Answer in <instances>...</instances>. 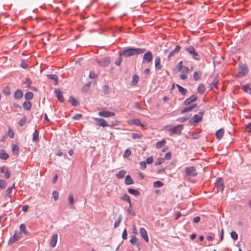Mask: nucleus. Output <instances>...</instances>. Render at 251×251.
<instances>
[{"instance_id": "30", "label": "nucleus", "mask_w": 251, "mask_h": 251, "mask_svg": "<svg viewBox=\"0 0 251 251\" xmlns=\"http://www.w3.org/2000/svg\"><path fill=\"white\" fill-rule=\"evenodd\" d=\"M123 201H127L128 204L131 203V201L128 195L125 194L121 198Z\"/></svg>"}, {"instance_id": "31", "label": "nucleus", "mask_w": 251, "mask_h": 251, "mask_svg": "<svg viewBox=\"0 0 251 251\" xmlns=\"http://www.w3.org/2000/svg\"><path fill=\"white\" fill-rule=\"evenodd\" d=\"M176 86L178 88V91L181 93L183 95H185L187 93V90L185 88H183L181 86L178 84L176 85Z\"/></svg>"}, {"instance_id": "38", "label": "nucleus", "mask_w": 251, "mask_h": 251, "mask_svg": "<svg viewBox=\"0 0 251 251\" xmlns=\"http://www.w3.org/2000/svg\"><path fill=\"white\" fill-rule=\"evenodd\" d=\"M127 212L131 215L135 216V213L132 209V203L129 204L128 208L127 209Z\"/></svg>"}, {"instance_id": "49", "label": "nucleus", "mask_w": 251, "mask_h": 251, "mask_svg": "<svg viewBox=\"0 0 251 251\" xmlns=\"http://www.w3.org/2000/svg\"><path fill=\"white\" fill-rule=\"evenodd\" d=\"M52 196L55 201H57L58 199L59 193L57 191H54L52 193Z\"/></svg>"}, {"instance_id": "1", "label": "nucleus", "mask_w": 251, "mask_h": 251, "mask_svg": "<svg viewBox=\"0 0 251 251\" xmlns=\"http://www.w3.org/2000/svg\"><path fill=\"white\" fill-rule=\"evenodd\" d=\"M193 67L189 69L188 67L183 65V61L178 62L174 68L173 71L174 73L180 72V78H187L188 74L193 70Z\"/></svg>"}, {"instance_id": "7", "label": "nucleus", "mask_w": 251, "mask_h": 251, "mask_svg": "<svg viewBox=\"0 0 251 251\" xmlns=\"http://www.w3.org/2000/svg\"><path fill=\"white\" fill-rule=\"evenodd\" d=\"M152 55L151 51H149L145 53L143 57L142 63H149L152 61Z\"/></svg>"}, {"instance_id": "41", "label": "nucleus", "mask_w": 251, "mask_h": 251, "mask_svg": "<svg viewBox=\"0 0 251 251\" xmlns=\"http://www.w3.org/2000/svg\"><path fill=\"white\" fill-rule=\"evenodd\" d=\"M131 154V151L129 149H127L124 153L123 154L124 158H127Z\"/></svg>"}, {"instance_id": "4", "label": "nucleus", "mask_w": 251, "mask_h": 251, "mask_svg": "<svg viewBox=\"0 0 251 251\" xmlns=\"http://www.w3.org/2000/svg\"><path fill=\"white\" fill-rule=\"evenodd\" d=\"M165 128L173 134H180L183 129V126L181 125H179L175 126H172L171 125H167L165 127Z\"/></svg>"}, {"instance_id": "52", "label": "nucleus", "mask_w": 251, "mask_h": 251, "mask_svg": "<svg viewBox=\"0 0 251 251\" xmlns=\"http://www.w3.org/2000/svg\"><path fill=\"white\" fill-rule=\"evenodd\" d=\"M14 186L15 184L14 183L12 187L7 188V189L6 190V194L7 196L10 195L11 193H12V189L14 187Z\"/></svg>"}, {"instance_id": "57", "label": "nucleus", "mask_w": 251, "mask_h": 251, "mask_svg": "<svg viewBox=\"0 0 251 251\" xmlns=\"http://www.w3.org/2000/svg\"><path fill=\"white\" fill-rule=\"evenodd\" d=\"M153 160V157L152 156H150V157H148L146 159V162L148 164H151L152 163Z\"/></svg>"}, {"instance_id": "25", "label": "nucleus", "mask_w": 251, "mask_h": 251, "mask_svg": "<svg viewBox=\"0 0 251 251\" xmlns=\"http://www.w3.org/2000/svg\"><path fill=\"white\" fill-rule=\"evenodd\" d=\"M125 183L126 185H130L133 183V180L129 175H127L125 177Z\"/></svg>"}, {"instance_id": "22", "label": "nucleus", "mask_w": 251, "mask_h": 251, "mask_svg": "<svg viewBox=\"0 0 251 251\" xmlns=\"http://www.w3.org/2000/svg\"><path fill=\"white\" fill-rule=\"evenodd\" d=\"M196 106V104H193L191 106H187L186 107H184V108L182 109L181 110V113H184L190 111L192 110V109L195 107Z\"/></svg>"}, {"instance_id": "20", "label": "nucleus", "mask_w": 251, "mask_h": 251, "mask_svg": "<svg viewBox=\"0 0 251 251\" xmlns=\"http://www.w3.org/2000/svg\"><path fill=\"white\" fill-rule=\"evenodd\" d=\"M224 133H225V130L223 128H221V129H219L218 130H217L216 132V133H215L216 138L218 140L221 139L222 138V137H223Z\"/></svg>"}, {"instance_id": "15", "label": "nucleus", "mask_w": 251, "mask_h": 251, "mask_svg": "<svg viewBox=\"0 0 251 251\" xmlns=\"http://www.w3.org/2000/svg\"><path fill=\"white\" fill-rule=\"evenodd\" d=\"M110 61V57H106L99 60L98 63L101 66L106 67L109 65Z\"/></svg>"}, {"instance_id": "17", "label": "nucleus", "mask_w": 251, "mask_h": 251, "mask_svg": "<svg viewBox=\"0 0 251 251\" xmlns=\"http://www.w3.org/2000/svg\"><path fill=\"white\" fill-rule=\"evenodd\" d=\"M54 93L58 100L61 102L64 101V98L60 89H55Z\"/></svg>"}, {"instance_id": "61", "label": "nucleus", "mask_w": 251, "mask_h": 251, "mask_svg": "<svg viewBox=\"0 0 251 251\" xmlns=\"http://www.w3.org/2000/svg\"><path fill=\"white\" fill-rule=\"evenodd\" d=\"M120 56L116 61H115V64L117 66H120L121 64V62H122V59Z\"/></svg>"}, {"instance_id": "28", "label": "nucleus", "mask_w": 251, "mask_h": 251, "mask_svg": "<svg viewBox=\"0 0 251 251\" xmlns=\"http://www.w3.org/2000/svg\"><path fill=\"white\" fill-rule=\"evenodd\" d=\"M127 191L130 194L133 195L135 196H138L140 195L139 192L136 189H134L133 188H128Z\"/></svg>"}, {"instance_id": "62", "label": "nucleus", "mask_w": 251, "mask_h": 251, "mask_svg": "<svg viewBox=\"0 0 251 251\" xmlns=\"http://www.w3.org/2000/svg\"><path fill=\"white\" fill-rule=\"evenodd\" d=\"M127 233L126 229L125 228L124 230V231H123V234H122V238L124 239H126L127 238Z\"/></svg>"}, {"instance_id": "45", "label": "nucleus", "mask_w": 251, "mask_h": 251, "mask_svg": "<svg viewBox=\"0 0 251 251\" xmlns=\"http://www.w3.org/2000/svg\"><path fill=\"white\" fill-rule=\"evenodd\" d=\"M69 202L70 204L73 205L74 203V198L73 194H70L68 198Z\"/></svg>"}, {"instance_id": "12", "label": "nucleus", "mask_w": 251, "mask_h": 251, "mask_svg": "<svg viewBox=\"0 0 251 251\" xmlns=\"http://www.w3.org/2000/svg\"><path fill=\"white\" fill-rule=\"evenodd\" d=\"M181 49V47L179 45L176 46L174 50H172L168 56V60H171V58L176 53H178Z\"/></svg>"}, {"instance_id": "5", "label": "nucleus", "mask_w": 251, "mask_h": 251, "mask_svg": "<svg viewBox=\"0 0 251 251\" xmlns=\"http://www.w3.org/2000/svg\"><path fill=\"white\" fill-rule=\"evenodd\" d=\"M205 112L204 110L201 111L198 114H195L193 117L189 121V124L190 125H194L201 122L202 119V117Z\"/></svg>"}, {"instance_id": "63", "label": "nucleus", "mask_w": 251, "mask_h": 251, "mask_svg": "<svg viewBox=\"0 0 251 251\" xmlns=\"http://www.w3.org/2000/svg\"><path fill=\"white\" fill-rule=\"evenodd\" d=\"M82 116V114H75L73 117V119L74 120H78V119H79Z\"/></svg>"}, {"instance_id": "26", "label": "nucleus", "mask_w": 251, "mask_h": 251, "mask_svg": "<svg viewBox=\"0 0 251 251\" xmlns=\"http://www.w3.org/2000/svg\"><path fill=\"white\" fill-rule=\"evenodd\" d=\"M126 174V172L124 170H121L117 174H116V176L118 179H121L123 178Z\"/></svg>"}, {"instance_id": "54", "label": "nucleus", "mask_w": 251, "mask_h": 251, "mask_svg": "<svg viewBox=\"0 0 251 251\" xmlns=\"http://www.w3.org/2000/svg\"><path fill=\"white\" fill-rule=\"evenodd\" d=\"M189 119V117H180V118H178L176 120V121L179 122H184L186 121V120H187V119Z\"/></svg>"}, {"instance_id": "53", "label": "nucleus", "mask_w": 251, "mask_h": 251, "mask_svg": "<svg viewBox=\"0 0 251 251\" xmlns=\"http://www.w3.org/2000/svg\"><path fill=\"white\" fill-rule=\"evenodd\" d=\"M137 242L138 239L134 236H133L130 240V242L133 245H136L137 243Z\"/></svg>"}, {"instance_id": "55", "label": "nucleus", "mask_w": 251, "mask_h": 251, "mask_svg": "<svg viewBox=\"0 0 251 251\" xmlns=\"http://www.w3.org/2000/svg\"><path fill=\"white\" fill-rule=\"evenodd\" d=\"M3 92L6 95H9L10 94V89L8 87H6L4 88Z\"/></svg>"}, {"instance_id": "9", "label": "nucleus", "mask_w": 251, "mask_h": 251, "mask_svg": "<svg viewBox=\"0 0 251 251\" xmlns=\"http://www.w3.org/2000/svg\"><path fill=\"white\" fill-rule=\"evenodd\" d=\"M248 73V69L246 65H241L239 68V76L240 77L244 76Z\"/></svg>"}, {"instance_id": "13", "label": "nucleus", "mask_w": 251, "mask_h": 251, "mask_svg": "<svg viewBox=\"0 0 251 251\" xmlns=\"http://www.w3.org/2000/svg\"><path fill=\"white\" fill-rule=\"evenodd\" d=\"M98 115L100 117L108 118L109 117L115 116V113L112 112L103 110L99 112Z\"/></svg>"}, {"instance_id": "32", "label": "nucleus", "mask_w": 251, "mask_h": 251, "mask_svg": "<svg viewBox=\"0 0 251 251\" xmlns=\"http://www.w3.org/2000/svg\"><path fill=\"white\" fill-rule=\"evenodd\" d=\"M20 229L21 230L20 232H21V234H22V232H23L25 235L27 234V232L26 231V226L24 224H22L20 225Z\"/></svg>"}, {"instance_id": "39", "label": "nucleus", "mask_w": 251, "mask_h": 251, "mask_svg": "<svg viewBox=\"0 0 251 251\" xmlns=\"http://www.w3.org/2000/svg\"><path fill=\"white\" fill-rule=\"evenodd\" d=\"M33 97V94L32 92H27L25 93V99L30 100H31Z\"/></svg>"}, {"instance_id": "14", "label": "nucleus", "mask_w": 251, "mask_h": 251, "mask_svg": "<svg viewBox=\"0 0 251 251\" xmlns=\"http://www.w3.org/2000/svg\"><path fill=\"white\" fill-rule=\"evenodd\" d=\"M95 121L97 122V125L99 126H102L103 127L109 126V125L107 124L106 121L101 118H95Z\"/></svg>"}, {"instance_id": "6", "label": "nucleus", "mask_w": 251, "mask_h": 251, "mask_svg": "<svg viewBox=\"0 0 251 251\" xmlns=\"http://www.w3.org/2000/svg\"><path fill=\"white\" fill-rule=\"evenodd\" d=\"M185 172L186 174L188 176H195L197 175L196 169L193 166L187 167L185 169Z\"/></svg>"}, {"instance_id": "44", "label": "nucleus", "mask_w": 251, "mask_h": 251, "mask_svg": "<svg viewBox=\"0 0 251 251\" xmlns=\"http://www.w3.org/2000/svg\"><path fill=\"white\" fill-rule=\"evenodd\" d=\"M20 66L24 69H26L28 67V64L25 60L23 59L21 61Z\"/></svg>"}, {"instance_id": "33", "label": "nucleus", "mask_w": 251, "mask_h": 251, "mask_svg": "<svg viewBox=\"0 0 251 251\" xmlns=\"http://www.w3.org/2000/svg\"><path fill=\"white\" fill-rule=\"evenodd\" d=\"M69 101L71 104L73 106H76L78 104V102L73 97L70 96L69 98Z\"/></svg>"}, {"instance_id": "46", "label": "nucleus", "mask_w": 251, "mask_h": 251, "mask_svg": "<svg viewBox=\"0 0 251 251\" xmlns=\"http://www.w3.org/2000/svg\"><path fill=\"white\" fill-rule=\"evenodd\" d=\"M163 184L159 181H156L153 183V186L155 188L161 187L163 186Z\"/></svg>"}, {"instance_id": "64", "label": "nucleus", "mask_w": 251, "mask_h": 251, "mask_svg": "<svg viewBox=\"0 0 251 251\" xmlns=\"http://www.w3.org/2000/svg\"><path fill=\"white\" fill-rule=\"evenodd\" d=\"M89 77L90 78H96L97 76L96 74H95L93 72H91L89 74Z\"/></svg>"}, {"instance_id": "37", "label": "nucleus", "mask_w": 251, "mask_h": 251, "mask_svg": "<svg viewBox=\"0 0 251 251\" xmlns=\"http://www.w3.org/2000/svg\"><path fill=\"white\" fill-rule=\"evenodd\" d=\"M202 75V72L200 71H196L193 74L194 78H200Z\"/></svg>"}, {"instance_id": "8", "label": "nucleus", "mask_w": 251, "mask_h": 251, "mask_svg": "<svg viewBox=\"0 0 251 251\" xmlns=\"http://www.w3.org/2000/svg\"><path fill=\"white\" fill-rule=\"evenodd\" d=\"M215 187L217 190V192H222L223 191L224 188V184L221 178H218L216 180V182H215Z\"/></svg>"}, {"instance_id": "60", "label": "nucleus", "mask_w": 251, "mask_h": 251, "mask_svg": "<svg viewBox=\"0 0 251 251\" xmlns=\"http://www.w3.org/2000/svg\"><path fill=\"white\" fill-rule=\"evenodd\" d=\"M171 156H172V154H171V152H168L166 153V154L165 155V158H164L165 159L169 160V159H171Z\"/></svg>"}, {"instance_id": "10", "label": "nucleus", "mask_w": 251, "mask_h": 251, "mask_svg": "<svg viewBox=\"0 0 251 251\" xmlns=\"http://www.w3.org/2000/svg\"><path fill=\"white\" fill-rule=\"evenodd\" d=\"M21 237L22 235L21 232L15 231L14 235L10 239L9 243L12 244L16 242L17 241L19 240Z\"/></svg>"}, {"instance_id": "21", "label": "nucleus", "mask_w": 251, "mask_h": 251, "mask_svg": "<svg viewBox=\"0 0 251 251\" xmlns=\"http://www.w3.org/2000/svg\"><path fill=\"white\" fill-rule=\"evenodd\" d=\"M23 96V93L21 90H16L14 94V97L15 99H20Z\"/></svg>"}, {"instance_id": "47", "label": "nucleus", "mask_w": 251, "mask_h": 251, "mask_svg": "<svg viewBox=\"0 0 251 251\" xmlns=\"http://www.w3.org/2000/svg\"><path fill=\"white\" fill-rule=\"evenodd\" d=\"M26 118L25 117H24L23 118H22L19 122V124L20 126H24L25 123H26Z\"/></svg>"}, {"instance_id": "48", "label": "nucleus", "mask_w": 251, "mask_h": 251, "mask_svg": "<svg viewBox=\"0 0 251 251\" xmlns=\"http://www.w3.org/2000/svg\"><path fill=\"white\" fill-rule=\"evenodd\" d=\"M131 123L135 125L143 126V125L141 124L139 120L138 119L132 120L131 121Z\"/></svg>"}, {"instance_id": "36", "label": "nucleus", "mask_w": 251, "mask_h": 251, "mask_svg": "<svg viewBox=\"0 0 251 251\" xmlns=\"http://www.w3.org/2000/svg\"><path fill=\"white\" fill-rule=\"evenodd\" d=\"M12 152L14 154L18 155L19 153V148L16 145H14L12 147Z\"/></svg>"}, {"instance_id": "56", "label": "nucleus", "mask_w": 251, "mask_h": 251, "mask_svg": "<svg viewBox=\"0 0 251 251\" xmlns=\"http://www.w3.org/2000/svg\"><path fill=\"white\" fill-rule=\"evenodd\" d=\"M121 219L122 218L121 217H119V219L115 222L114 226V228H116L119 226L120 223L121 222Z\"/></svg>"}, {"instance_id": "58", "label": "nucleus", "mask_w": 251, "mask_h": 251, "mask_svg": "<svg viewBox=\"0 0 251 251\" xmlns=\"http://www.w3.org/2000/svg\"><path fill=\"white\" fill-rule=\"evenodd\" d=\"M246 131L248 133L251 132V122L246 126Z\"/></svg>"}, {"instance_id": "23", "label": "nucleus", "mask_w": 251, "mask_h": 251, "mask_svg": "<svg viewBox=\"0 0 251 251\" xmlns=\"http://www.w3.org/2000/svg\"><path fill=\"white\" fill-rule=\"evenodd\" d=\"M241 88L245 92L251 94V88L248 84L242 85Z\"/></svg>"}, {"instance_id": "51", "label": "nucleus", "mask_w": 251, "mask_h": 251, "mask_svg": "<svg viewBox=\"0 0 251 251\" xmlns=\"http://www.w3.org/2000/svg\"><path fill=\"white\" fill-rule=\"evenodd\" d=\"M8 136L11 138H13L14 136V132L12 129H11L10 128L8 129Z\"/></svg>"}, {"instance_id": "3", "label": "nucleus", "mask_w": 251, "mask_h": 251, "mask_svg": "<svg viewBox=\"0 0 251 251\" xmlns=\"http://www.w3.org/2000/svg\"><path fill=\"white\" fill-rule=\"evenodd\" d=\"M184 50L189 53L194 60H199L200 59V55L196 51L193 46L190 45L185 47Z\"/></svg>"}, {"instance_id": "43", "label": "nucleus", "mask_w": 251, "mask_h": 251, "mask_svg": "<svg viewBox=\"0 0 251 251\" xmlns=\"http://www.w3.org/2000/svg\"><path fill=\"white\" fill-rule=\"evenodd\" d=\"M165 161V159L164 158H158L156 159L155 162V165H158L162 164Z\"/></svg>"}, {"instance_id": "18", "label": "nucleus", "mask_w": 251, "mask_h": 251, "mask_svg": "<svg viewBox=\"0 0 251 251\" xmlns=\"http://www.w3.org/2000/svg\"><path fill=\"white\" fill-rule=\"evenodd\" d=\"M58 235L54 234L52 235V238L50 242V245L52 247L54 248L55 247L57 242Z\"/></svg>"}, {"instance_id": "24", "label": "nucleus", "mask_w": 251, "mask_h": 251, "mask_svg": "<svg viewBox=\"0 0 251 251\" xmlns=\"http://www.w3.org/2000/svg\"><path fill=\"white\" fill-rule=\"evenodd\" d=\"M9 157V155L3 150H0V158L6 160Z\"/></svg>"}, {"instance_id": "19", "label": "nucleus", "mask_w": 251, "mask_h": 251, "mask_svg": "<svg viewBox=\"0 0 251 251\" xmlns=\"http://www.w3.org/2000/svg\"><path fill=\"white\" fill-rule=\"evenodd\" d=\"M155 68L157 70H161L162 69V65L161 64V59L160 57H156L154 60Z\"/></svg>"}, {"instance_id": "2", "label": "nucleus", "mask_w": 251, "mask_h": 251, "mask_svg": "<svg viewBox=\"0 0 251 251\" xmlns=\"http://www.w3.org/2000/svg\"><path fill=\"white\" fill-rule=\"evenodd\" d=\"M146 49L128 48L122 51L119 52V54L120 56H123L127 57L135 54H139L142 53H144L146 51Z\"/></svg>"}, {"instance_id": "50", "label": "nucleus", "mask_w": 251, "mask_h": 251, "mask_svg": "<svg viewBox=\"0 0 251 251\" xmlns=\"http://www.w3.org/2000/svg\"><path fill=\"white\" fill-rule=\"evenodd\" d=\"M6 186V183L3 179H0V188H4Z\"/></svg>"}, {"instance_id": "59", "label": "nucleus", "mask_w": 251, "mask_h": 251, "mask_svg": "<svg viewBox=\"0 0 251 251\" xmlns=\"http://www.w3.org/2000/svg\"><path fill=\"white\" fill-rule=\"evenodd\" d=\"M140 167L142 169H145L146 168V162L145 161H142L140 163Z\"/></svg>"}, {"instance_id": "40", "label": "nucleus", "mask_w": 251, "mask_h": 251, "mask_svg": "<svg viewBox=\"0 0 251 251\" xmlns=\"http://www.w3.org/2000/svg\"><path fill=\"white\" fill-rule=\"evenodd\" d=\"M91 84V82H89L87 84H86L85 85H84L82 88V92H85L87 91L90 88Z\"/></svg>"}, {"instance_id": "11", "label": "nucleus", "mask_w": 251, "mask_h": 251, "mask_svg": "<svg viewBox=\"0 0 251 251\" xmlns=\"http://www.w3.org/2000/svg\"><path fill=\"white\" fill-rule=\"evenodd\" d=\"M140 234L141 236L145 240L146 243H148L149 241L147 231L144 227H141L140 228Z\"/></svg>"}, {"instance_id": "34", "label": "nucleus", "mask_w": 251, "mask_h": 251, "mask_svg": "<svg viewBox=\"0 0 251 251\" xmlns=\"http://www.w3.org/2000/svg\"><path fill=\"white\" fill-rule=\"evenodd\" d=\"M39 139V133L37 130H35L33 133L32 140L34 142H37Z\"/></svg>"}, {"instance_id": "27", "label": "nucleus", "mask_w": 251, "mask_h": 251, "mask_svg": "<svg viewBox=\"0 0 251 251\" xmlns=\"http://www.w3.org/2000/svg\"><path fill=\"white\" fill-rule=\"evenodd\" d=\"M23 106L25 109L29 110L31 107V103L29 101H25L24 102Z\"/></svg>"}, {"instance_id": "42", "label": "nucleus", "mask_w": 251, "mask_h": 251, "mask_svg": "<svg viewBox=\"0 0 251 251\" xmlns=\"http://www.w3.org/2000/svg\"><path fill=\"white\" fill-rule=\"evenodd\" d=\"M230 236L231 238L234 241L237 240L238 239V234L235 231H232L231 232Z\"/></svg>"}, {"instance_id": "16", "label": "nucleus", "mask_w": 251, "mask_h": 251, "mask_svg": "<svg viewBox=\"0 0 251 251\" xmlns=\"http://www.w3.org/2000/svg\"><path fill=\"white\" fill-rule=\"evenodd\" d=\"M197 98L198 97L196 95H193L184 101V104L188 105L192 102L196 101L197 100Z\"/></svg>"}, {"instance_id": "35", "label": "nucleus", "mask_w": 251, "mask_h": 251, "mask_svg": "<svg viewBox=\"0 0 251 251\" xmlns=\"http://www.w3.org/2000/svg\"><path fill=\"white\" fill-rule=\"evenodd\" d=\"M166 144V141L164 140H163L161 141L157 142L156 144V147L157 149L161 148L163 147Z\"/></svg>"}, {"instance_id": "29", "label": "nucleus", "mask_w": 251, "mask_h": 251, "mask_svg": "<svg viewBox=\"0 0 251 251\" xmlns=\"http://www.w3.org/2000/svg\"><path fill=\"white\" fill-rule=\"evenodd\" d=\"M197 91L200 94H203L205 91V88L203 84H200L198 87Z\"/></svg>"}]
</instances>
